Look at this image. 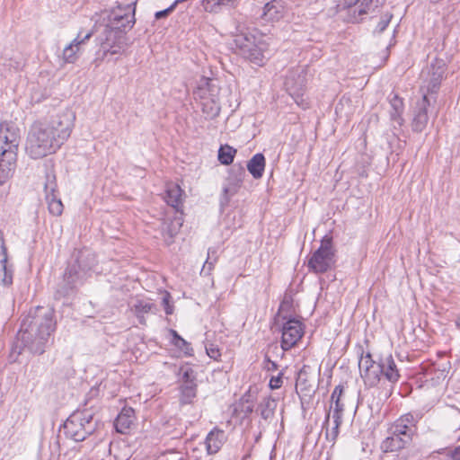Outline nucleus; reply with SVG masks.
Segmentation results:
<instances>
[{"mask_svg": "<svg viewBox=\"0 0 460 460\" xmlns=\"http://www.w3.org/2000/svg\"><path fill=\"white\" fill-rule=\"evenodd\" d=\"M74 119L72 112L64 111L33 124L26 147L29 155L38 159L59 149L71 135Z\"/></svg>", "mask_w": 460, "mask_h": 460, "instance_id": "nucleus-1", "label": "nucleus"}, {"mask_svg": "<svg viewBox=\"0 0 460 460\" xmlns=\"http://www.w3.org/2000/svg\"><path fill=\"white\" fill-rule=\"evenodd\" d=\"M56 329L54 312L51 308L38 306L22 321L18 339L34 354H42L45 345Z\"/></svg>", "mask_w": 460, "mask_h": 460, "instance_id": "nucleus-2", "label": "nucleus"}, {"mask_svg": "<svg viewBox=\"0 0 460 460\" xmlns=\"http://www.w3.org/2000/svg\"><path fill=\"white\" fill-rule=\"evenodd\" d=\"M233 45L235 52L243 58L256 66H264L268 44L262 39H258L251 33L241 32L234 35Z\"/></svg>", "mask_w": 460, "mask_h": 460, "instance_id": "nucleus-3", "label": "nucleus"}, {"mask_svg": "<svg viewBox=\"0 0 460 460\" xmlns=\"http://www.w3.org/2000/svg\"><path fill=\"white\" fill-rule=\"evenodd\" d=\"M95 426L93 415L90 411H76L66 420L64 431L67 438L80 442L95 430Z\"/></svg>", "mask_w": 460, "mask_h": 460, "instance_id": "nucleus-4", "label": "nucleus"}, {"mask_svg": "<svg viewBox=\"0 0 460 460\" xmlns=\"http://www.w3.org/2000/svg\"><path fill=\"white\" fill-rule=\"evenodd\" d=\"M335 254L330 239H323L320 247L310 257L307 267L316 274L331 270L335 262Z\"/></svg>", "mask_w": 460, "mask_h": 460, "instance_id": "nucleus-5", "label": "nucleus"}, {"mask_svg": "<svg viewBox=\"0 0 460 460\" xmlns=\"http://www.w3.org/2000/svg\"><path fill=\"white\" fill-rule=\"evenodd\" d=\"M446 72V64L443 59H434L421 72V79L423 82L422 89H426L425 93H436L444 78Z\"/></svg>", "mask_w": 460, "mask_h": 460, "instance_id": "nucleus-6", "label": "nucleus"}, {"mask_svg": "<svg viewBox=\"0 0 460 460\" xmlns=\"http://www.w3.org/2000/svg\"><path fill=\"white\" fill-rule=\"evenodd\" d=\"M57 179L56 174L51 165L46 171L44 190L46 194V200L50 214L58 217L63 212V203L57 194Z\"/></svg>", "mask_w": 460, "mask_h": 460, "instance_id": "nucleus-7", "label": "nucleus"}, {"mask_svg": "<svg viewBox=\"0 0 460 460\" xmlns=\"http://www.w3.org/2000/svg\"><path fill=\"white\" fill-rule=\"evenodd\" d=\"M135 22V7L128 4L113 9L109 15V23L105 27L124 31L131 29Z\"/></svg>", "mask_w": 460, "mask_h": 460, "instance_id": "nucleus-8", "label": "nucleus"}, {"mask_svg": "<svg viewBox=\"0 0 460 460\" xmlns=\"http://www.w3.org/2000/svg\"><path fill=\"white\" fill-rule=\"evenodd\" d=\"M360 376L366 385L374 386L377 385L383 375L382 364L376 362L370 353L362 355L358 361Z\"/></svg>", "mask_w": 460, "mask_h": 460, "instance_id": "nucleus-9", "label": "nucleus"}, {"mask_svg": "<svg viewBox=\"0 0 460 460\" xmlns=\"http://www.w3.org/2000/svg\"><path fill=\"white\" fill-rule=\"evenodd\" d=\"M123 38V31L105 27L103 34L98 37L103 56L120 53L124 48Z\"/></svg>", "mask_w": 460, "mask_h": 460, "instance_id": "nucleus-10", "label": "nucleus"}, {"mask_svg": "<svg viewBox=\"0 0 460 460\" xmlns=\"http://www.w3.org/2000/svg\"><path fill=\"white\" fill-rule=\"evenodd\" d=\"M94 261L93 255L88 251L84 250L79 252L77 258V268L85 270L92 268ZM80 279V274L77 271L76 266L73 265L66 270L64 274V281L66 283V288L72 289Z\"/></svg>", "mask_w": 460, "mask_h": 460, "instance_id": "nucleus-11", "label": "nucleus"}, {"mask_svg": "<svg viewBox=\"0 0 460 460\" xmlns=\"http://www.w3.org/2000/svg\"><path fill=\"white\" fill-rule=\"evenodd\" d=\"M303 334L304 329L302 323L295 319L288 320L282 327V349L288 350L294 347L302 338Z\"/></svg>", "mask_w": 460, "mask_h": 460, "instance_id": "nucleus-12", "label": "nucleus"}, {"mask_svg": "<svg viewBox=\"0 0 460 460\" xmlns=\"http://www.w3.org/2000/svg\"><path fill=\"white\" fill-rule=\"evenodd\" d=\"M20 143L19 128L12 122L0 124V151H18Z\"/></svg>", "mask_w": 460, "mask_h": 460, "instance_id": "nucleus-13", "label": "nucleus"}, {"mask_svg": "<svg viewBox=\"0 0 460 460\" xmlns=\"http://www.w3.org/2000/svg\"><path fill=\"white\" fill-rule=\"evenodd\" d=\"M93 35V31L83 34V31H79L77 36L64 48L61 58L65 63L74 64L79 58L82 46L85 44Z\"/></svg>", "mask_w": 460, "mask_h": 460, "instance_id": "nucleus-14", "label": "nucleus"}, {"mask_svg": "<svg viewBox=\"0 0 460 460\" xmlns=\"http://www.w3.org/2000/svg\"><path fill=\"white\" fill-rule=\"evenodd\" d=\"M430 106V100L427 93H423L414 107L413 119L411 122L412 129L416 132H422L429 122V108Z\"/></svg>", "mask_w": 460, "mask_h": 460, "instance_id": "nucleus-15", "label": "nucleus"}, {"mask_svg": "<svg viewBox=\"0 0 460 460\" xmlns=\"http://www.w3.org/2000/svg\"><path fill=\"white\" fill-rule=\"evenodd\" d=\"M308 68L299 66L291 69L287 75L285 85L292 94H299L307 83Z\"/></svg>", "mask_w": 460, "mask_h": 460, "instance_id": "nucleus-16", "label": "nucleus"}, {"mask_svg": "<svg viewBox=\"0 0 460 460\" xmlns=\"http://www.w3.org/2000/svg\"><path fill=\"white\" fill-rule=\"evenodd\" d=\"M17 151H0V185L7 182L13 175L16 168Z\"/></svg>", "mask_w": 460, "mask_h": 460, "instance_id": "nucleus-17", "label": "nucleus"}, {"mask_svg": "<svg viewBox=\"0 0 460 460\" xmlns=\"http://www.w3.org/2000/svg\"><path fill=\"white\" fill-rule=\"evenodd\" d=\"M414 426V417L408 413L397 419L388 429V433L395 436H401L403 438H408V441L412 439V427Z\"/></svg>", "mask_w": 460, "mask_h": 460, "instance_id": "nucleus-18", "label": "nucleus"}, {"mask_svg": "<svg viewBox=\"0 0 460 460\" xmlns=\"http://www.w3.org/2000/svg\"><path fill=\"white\" fill-rule=\"evenodd\" d=\"M245 176V170L241 165H234L231 169L230 175L227 179V183L224 187L223 192L226 199L228 200L230 197L234 196L241 188Z\"/></svg>", "mask_w": 460, "mask_h": 460, "instance_id": "nucleus-19", "label": "nucleus"}, {"mask_svg": "<svg viewBox=\"0 0 460 460\" xmlns=\"http://www.w3.org/2000/svg\"><path fill=\"white\" fill-rule=\"evenodd\" d=\"M7 249L4 240L0 234V284L3 286H10L13 283V269L7 263Z\"/></svg>", "mask_w": 460, "mask_h": 460, "instance_id": "nucleus-20", "label": "nucleus"}, {"mask_svg": "<svg viewBox=\"0 0 460 460\" xmlns=\"http://www.w3.org/2000/svg\"><path fill=\"white\" fill-rule=\"evenodd\" d=\"M218 93L219 88L211 79L201 77L198 83L197 88L193 93V95L194 98L199 100L200 102L212 96H218Z\"/></svg>", "mask_w": 460, "mask_h": 460, "instance_id": "nucleus-21", "label": "nucleus"}, {"mask_svg": "<svg viewBox=\"0 0 460 460\" xmlns=\"http://www.w3.org/2000/svg\"><path fill=\"white\" fill-rule=\"evenodd\" d=\"M343 391L344 387L341 385H337L332 391L331 395L330 409L326 414L324 424L329 425L332 411V418H336V416H339L341 419H342L344 404L341 402V397L343 394Z\"/></svg>", "mask_w": 460, "mask_h": 460, "instance_id": "nucleus-22", "label": "nucleus"}, {"mask_svg": "<svg viewBox=\"0 0 460 460\" xmlns=\"http://www.w3.org/2000/svg\"><path fill=\"white\" fill-rule=\"evenodd\" d=\"M225 431L217 428L213 429L207 436L205 446L208 454L213 455L217 453L226 442Z\"/></svg>", "mask_w": 460, "mask_h": 460, "instance_id": "nucleus-23", "label": "nucleus"}, {"mask_svg": "<svg viewBox=\"0 0 460 460\" xmlns=\"http://www.w3.org/2000/svg\"><path fill=\"white\" fill-rule=\"evenodd\" d=\"M286 6L281 0H272L263 7V16L272 22L279 21L286 13Z\"/></svg>", "mask_w": 460, "mask_h": 460, "instance_id": "nucleus-24", "label": "nucleus"}, {"mask_svg": "<svg viewBox=\"0 0 460 460\" xmlns=\"http://www.w3.org/2000/svg\"><path fill=\"white\" fill-rule=\"evenodd\" d=\"M182 193L178 184L169 183L166 185L165 201L178 211L182 205Z\"/></svg>", "mask_w": 460, "mask_h": 460, "instance_id": "nucleus-25", "label": "nucleus"}, {"mask_svg": "<svg viewBox=\"0 0 460 460\" xmlns=\"http://www.w3.org/2000/svg\"><path fill=\"white\" fill-rule=\"evenodd\" d=\"M410 443L408 438H403L401 436L389 434V436L382 441L381 449L384 452H396L404 448Z\"/></svg>", "mask_w": 460, "mask_h": 460, "instance_id": "nucleus-26", "label": "nucleus"}, {"mask_svg": "<svg viewBox=\"0 0 460 460\" xmlns=\"http://www.w3.org/2000/svg\"><path fill=\"white\" fill-rule=\"evenodd\" d=\"M380 364H382L383 368L382 376H385L388 381L393 383L398 381L400 375L392 355H387L381 358Z\"/></svg>", "mask_w": 460, "mask_h": 460, "instance_id": "nucleus-27", "label": "nucleus"}, {"mask_svg": "<svg viewBox=\"0 0 460 460\" xmlns=\"http://www.w3.org/2000/svg\"><path fill=\"white\" fill-rule=\"evenodd\" d=\"M134 422V411L131 408H124L115 420L116 430L126 433Z\"/></svg>", "mask_w": 460, "mask_h": 460, "instance_id": "nucleus-28", "label": "nucleus"}, {"mask_svg": "<svg viewBox=\"0 0 460 460\" xmlns=\"http://www.w3.org/2000/svg\"><path fill=\"white\" fill-rule=\"evenodd\" d=\"M266 160L262 154L254 155L247 164V170L254 179H261L263 175Z\"/></svg>", "mask_w": 460, "mask_h": 460, "instance_id": "nucleus-29", "label": "nucleus"}, {"mask_svg": "<svg viewBox=\"0 0 460 460\" xmlns=\"http://www.w3.org/2000/svg\"><path fill=\"white\" fill-rule=\"evenodd\" d=\"M199 104L206 119H212L218 116L220 112L218 96H212L200 102Z\"/></svg>", "mask_w": 460, "mask_h": 460, "instance_id": "nucleus-30", "label": "nucleus"}, {"mask_svg": "<svg viewBox=\"0 0 460 460\" xmlns=\"http://www.w3.org/2000/svg\"><path fill=\"white\" fill-rule=\"evenodd\" d=\"M276 407V400L271 397H266L259 404L258 411L264 420H269L274 416Z\"/></svg>", "mask_w": 460, "mask_h": 460, "instance_id": "nucleus-31", "label": "nucleus"}, {"mask_svg": "<svg viewBox=\"0 0 460 460\" xmlns=\"http://www.w3.org/2000/svg\"><path fill=\"white\" fill-rule=\"evenodd\" d=\"M153 308V304L145 301V300H137L132 306L131 310L134 312L136 316L138 318V321L141 324L146 323L145 314L149 313Z\"/></svg>", "mask_w": 460, "mask_h": 460, "instance_id": "nucleus-32", "label": "nucleus"}, {"mask_svg": "<svg viewBox=\"0 0 460 460\" xmlns=\"http://www.w3.org/2000/svg\"><path fill=\"white\" fill-rule=\"evenodd\" d=\"M391 106L393 108V111L391 112V118L393 120L396 121L399 125L402 124V113L403 111V101L402 98L398 97L394 94L390 100Z\"/></svg>", "mask_w": 460, "mask_h": 460, "instance_id": "nucleus-33", "label": "nucleus"}, {"mask_svg": "<svg viewBox=\"0 0 460 460\" xmlns=\"http://www.w3.org/2000/svg\"><path fill=\"white\" fill-rule=\"evenodd\" d=\"M197 395V385H181L180 402L181 404H190Z\"/></svg>", "mask_w": 460, "mask_h": 460, "instance_id": "nucleus-34", "label": "nucleus"}, {"mask_svg": "<svg viewBox=\"0 0 460 460\" xmlns=\"http://www.w3.org/2000/svg\"><path fill=\"white\" fill-rule=\"evenodd\" d=\"M235 0H201V5L206 12L217 13L223 6L233 4Z\"/></svg>", "mask_w": 460, "mask_h": 460, "instance_id": "nucleus-35", "label": "nucleus"}, {"mask_svg": "<svg viewBox=\"0 0 460 460\" xmlns=\"http://www.w3.org/2000/svg\"><path fill=\"white\" fill-rule=\"evenodd\" d=\"M236 150L230 146H221L218 150V160L221 164L228 165L232 164Z\"/></svg>", "mask_w": 460, "mask_h": 460, "instance_id": "nucleus-36", "label": "nucleus"}, {"mask_svg": "<svg viewBox=\"0 0 460 460\" xmlns=\"http://www.w3.org/2000/svg\"><path fill=\"white\" fill-rule=\"evenodd\" d=\"M180 376L182 385H197L195 371L189 365L181 367Z\"/></svg>", "mask_w": 460, "mask_h": 460, "instance_id": "nucleus-37", "label": "nucleus"}, {"mask_svg": "<svg viewBox=\"0 0 460 460\" xmlns=\"http://www.w3.org/2000/svg\"><path fill=\"white\" fill-rule=\"evenodd\" d=\"M172 334L173 337V344L178 347L180 349L184 351L185 354L190 355L192 351V348L189 342H187L183 338H181L176 331L172 330Z\"/></svg>", "mask_w": 460, "mask_h": 460, "instance_id": "nucleus-38", "label": "nucleus"}, {"mask_svg": "<svg viewBox=\"0 0 460 460\" xmlns=\"http://www.w3.org/2000/svg\"><path fill=\"white\" fill-rule=\"evenodd\" d=\"M333 419V427L331 430L328 429V425L324 424L326 426V438L328 440L334 442L339 435V429L342 422V419H341L339 416H336V418Z\"/></svg>", "mask_w": 460, "mask_h": 460, "instance_id": "nucleus-39", "label": "nucleus"}, {"mask_svg": "<svg viewBox=\"0 0 460 460\" xmlns=\"http://www.w3.org/2000/svg\"><path fill=\"white\" fill-rule=\"evenodd\" d=\"M181 218H176L174 222L171 224V226H167L163 229L164 233H166L170 237H173L181 226Z\"/></svg>", "mask_w": 460, "mask_h": 460, "instance_id": "nucleus-40", "label": "nucleus"}, {"mask_svg": "<svg viewBox=\"0 0 460 460\" xmlns=\"http://www.w3.org/2000/svg\"><path fill=\"white\" fill-rule=\"evenodd\" d=\"M392 14L390 13H385L384 14L381 19H380V22H378L376 30H375V32H377V33H381L383 32L386 27L388 26L391 19H392Z\"/></svg>", "mask_w": 460, "mask_h": 460, "instance_id": "nucleus-41", "label": "nucleus"}, {"mask_svg": "<svg viewBox=\"0 0 460 460\" xmlns=\"http://www.w3.org/2000/svg\"><path fill=\"white\" fill-rule=\"evenodd\" d=\"M449 418L452 420V429L457 430L460 429V411L454 409L449 414Z\"/></svg>", "mask_w": 460, "mask_h": 460, "instance_id": "nucleus-42", "label": "nucleus"}, {"mask_svg": "<svg viewBox=\"0 0 460 460\" xmlns=\"http://www.w3.org/2000/svg\"><path fill=\"white\" fill-rule=\"evenodd\" d=\"M282 384V374L279 373L277 376L270 378L269 385L271 389H279L281 387Z\"/></svg>", "mask_w": 460, "mask_h": 460, "instance_id": "nucleus-43", "label": "nucleus"}, {"mask_svg": "<svg viewBox=\"0 0 460 460\" xmlns=\"http://www.w3.org/2000/svg\"><path fill=\"white\" fill-rule=\"evenodd\" d=\"M446 456V460H460V447L448 450Z\"/></svg>", "mask_w": 460, "mask_h": 460, "instance_id": "nucleus-44", "label": "nucleus"}, {"mask_svg": "<svg viewBox=\"0 0 460 460\" xmlns=\"http://www.w3.org/2000/svg\"><path fill=\"white\" fill-rule=\"evenodd\" d=\"M206 350H207V354L208 355V357L215 360H217L219 358V357L221 356L219 349L217 348L214 347L213 345H211L208 348H206Z\"/></svg>", "mask_w": 460, "mask_h": 460, "instance_id": "nucleus-45", "label": "nucleus"}, {"mask_svg": "<svg viewBox=\"0 0 460 460\" xmlns=\"http://www.w3.org/2000/svg\"><path fill=\"white\" fill-rule=\"evenodd\" d=\"M169 294H166L164 297L163 298V304L164 305V310L166 314H172V306L169 304Z\"/></svg>", "mask_w": 460, "mask_h": 460, "instance_id": "nucleus-46", "label": "nucleus"}, {"mask_svg": "<svg viewBox=\"0 0 460 460\" xmlns=\"http://www.w3.org/2000/svg\"><path fill=\"white\" fill-rule=\"evenodd\" d=\"M214 268V263L212 261H209L208 259H207L205 264L203 265V268L201 270V272L207 271L209 273Z\"/></svg>", "mask_w": 460, "mask_h": 460, "instance_id": "nucleus-47", "label": "nucleus"}, {"mask_svg": "<svg viewBox=\"0 0 460 460\" xmlns=\"http://www.w3.org/2000/svg\"><path fill=\"white\" fill-rule=\"evenodd\" d=\"M266 368L270 371V370H276L277 369V364L274 362V361H271L270 359H267V365H266Z\"/></svg>", "mask_w": 460, "mask_h": 460, "instance_id": "nucleus-48", "label": "nucleus"}, {"mask_svg": "<svg viewBox=\"0 0 460 460\" xmlns=\"http://www.w3.org/2000/svg\"><path fill=\"white\" fill-rule=\"evenodd\" d=\"M368 10H369V7H368L367 4H366V7H364V8H360V9H359V11H358V13H359V14L361 15V14H363V13H368Z\"/></svg>", "mask_w": 460, "mask_h": 460, "instance_id": "nucleus-49", "label": "nucleus"}, {"mask_svg": "<svg viewBox=\"0 0 460 460\" xmlns=\"http://www.w3.org/2000/svg\"><path fill=\"white\" fill-rule=\"evenodd\" d=\"M456 323L458 327H460V315L457 317Z\"/></svg>", "mask_w": 460, "mask_h": 460, "instance_id": "nucleus-50", "label": "nucleus"}]
</instances>
